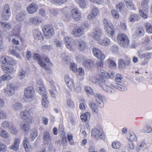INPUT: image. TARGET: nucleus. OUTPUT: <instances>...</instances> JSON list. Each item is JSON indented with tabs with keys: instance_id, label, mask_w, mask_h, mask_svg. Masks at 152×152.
<instances>
[{
	"instance_id": "10",
	"label": "nucleus",
	"mask_w": 152,
	"mask_h": 152,
	"mask_svg": "<svg viewBox=\"0 0 152 152\" xmlns=\"http://www.w3.org/2000/svg\"><path fill=\"white\" fill-rule=\"evenodd\" d=\"M0 63L1 64V65L13 64V61L11 57L8 56H3L0 58Z\"/></svg>"
},
{
	"instance_id": "22",
	"label": "nucleus",
	"mask_w": 152,
	"mask_h": 152,
	"mask_svg": "<svg viewBox=\"0 0 152 152\" xmlns=\"http://www.w3.org/2000/svg\"><path fill=\"white\" fill-rule=\"evenodd\" d=\"M23 145L26 151H30L31 149V146L29 143V139L28 137H24L23 142Z\"/></svg>"
},
{
	"instance_id": "38",
	"label": "nucleus",
	"mask_w": 152,
	"mask_h": 152,
	"mask_svg": "<svg viewBox=\"0 0 152 152\" xmlns=\"http://www.w3.org/2000/svg\"><path fill=\"white\" fill-rule=\"evenodd\" d=\"M13 107L14 110L15 111H19L21 110L23 107L21 104L19 102L14 104Z\"/></svg>"
},
{
	"instance_id": "63",
	"label": "nucleus",
	"mask_w": 152,
	"mask_h": 152,
	"mask_svg": "<svg viewBox=\"0 0 152 152\" xmlns=\"http://www.w3.org/2000/svg\"><path fill=\"white\" fill-rule=\"evenodd\" d=\"M20 29L18 28V30L14 29L12 31V33L13 35L16 37H18L20 34Z\"/></svg>"
},
{
	"instance_id": "17",
	"label": "nucleus",
	"mask_w": 152,
	"mask_h": 152,
	"mask_svg": "<svg viewBox=\"0 0 152 152\" xmlns=\"http://www.w3.org/2000/svg\"><path fill=\"white\" fill-rule=\"evenodd\" d=\"M72 17L77 21H78L81 18V15L79 11L76 9H72L71 11Z\"/></svg>"
},
{
	"instance_id": "2",
	"label": "nucleus",
	"mask_w": 152,
	"mask_h": 152,
	"mask_svg": "<svg viewBox=\"0 0 152 152\" xmlns=\"http://www.w3.org/2000/svg\"><path fill=\"white\" fill-rule=\"evenodd\" d=\"M117 39L118 41H120L119 43L121 46L127 47L129 46V41L125 35L122 33L118 34L117 36Z\"/></svg>"
},
{
	"instance_id": "16",
	"label": "nucleus",
	"mask_w": 152,
	"mask_h": 152,
	"mask_svg": "<svg viewBox=\"0 0 152 152\" xmlns=\"http://www.w3.org/2000/svg\"><path fill=\"white\" fill-rule=\"evenodd\" d=\"M64 41L65 42L67 48L69 49L70 50L73 51V47H72L71 42H73V40L68 37H66L64 38Z\"/></svg>"
},
{
	"instance_id": "44",
	"label": "nucleus",
	"mask_w": 152,
	"mask_h": 152,
	"mask_svg": "<svg viewBox=\"0 0 152 152\" xmlns=\"http://www.w3.org/2000/svg\"><path fill=\"white\" fill-rule=\"evenodd\" d=\"M51 49V47L50 45H44L41 47V49L43 52L48 51Z\"/></svg>"
},
{
	"instance_id": "5",
	"label": "nucleus",
	"mask_w": 152,
	"mask_h": 152,
	"mask_svg": "<svg viewBox=\"0 0 152 152\" xmlns=\"http://www.w3.org/2000/svg\"><path fill=\"white\" fill-rule=\"evenodd\" d=\"M37 90L40 94H42L43 93H46L45 85L41 79L37 80Z\"/></svg>"
},
{
	"instance_id": "36",
	"label": "nucleus",
	"mask_w": 152,
	"mask_h": 152,
	"mask_svg": "<svg viewBox=\"0 0 152 152\" xmlns=\"http://www.w3.org/2000/svg\"><path fill=\"white\" fill-rule=\"evenodd\" d=\"M26 75V71L23 69H20L18 75V77L20 79L22 80L24 79Z\"/></svg>"
},
{
	"instance_id": "34",
	"label": "nucleus",
	"mask_w": 152,
	"mask_h": 152,
	"mask_svg": "<svg viewBox=\"0 0 152 152\" xmlns=\"http://www.w3.org/2000/svg\"><path fill=\"white\" fill-rule=\"evenodd\" d=\"M90 113L88 112H86L85 113L82 114L80 116V118L83 121H86L88 118L89 119Z\"/></svg>"
},
{
	"instance_id": "29",
	"label": "nucleus",
	"mask_w": 152,
	"mask_h": 152,
	"mask_svg": "<svg viewBox=\"0 0 152 152\" xmlns=\"http://www.w3.org/2000/svg\"><path fill=\"white\" fill-rule=\"evenodd\" d=\"M149 0H143L141 2V5L143 10L145 12L149 10V6L148 5Z\"/></svg>"
},
{
	"instance_id": "27",
	"label": "nucleus",
	"mask_w": 152,
	"mask_h": 152,
	"mask_svg": "<svg viewBox=\"0 0 152 152\" xmlns=\"http://www.w3.org/2000/svg\"><path fill=\"white\" fill-rule=\"evenodd\" d=\"M34 36L35 39L38 40L43 39L41 32L38 29H35L34 31Z\"/></svg>"
},
{
	"instance_id": "1",
	"label": "nucleus",
	"mask_w": 152,
	"mask_h": 152,
	"mask_svg": "<svg viewBox=\"0 0 152 152\" xmlns=\"http://www.w3.org/2000/svg\"><path fill=\"white\" fill-rule=\"evenodd\" d=\"M107 75L105 72H102L99 77L97 79L99 85L104 91L110 93H113L114 89L107 85L105 83L106 81Z\"/></svg>"
},
{
	"instance_id": "20",
	"label": "nucleus",
	"mask_w": 152,
	"mask_h": 152,
	"mask_svg": "<svg viewBox=\"0 0 152 152\" xmlns=\"http://www.w3.org/2000/svg\"><path fill=\"white\" fill-rule=\"evenodd\" d=\"M52 139L49 133L45 131L43 133V140L45 144H49Z\"/></svg>"
},
{
	"instance_id": "4",
	"label": "nucleus",
	"mask_w": 152,
	"mask_h": 152,
	"mask_svg": "<svg viewBox=\"0 0 152 152\" xmlns=\"http://www.w3.org/2000/svg\"><path fill=\"white\" fill-rule=\"evenodd\" d=\"M84 34V29L82 26H75L73 28L72 34L74 37H79Z\"/></svg>"
},
{
	"instance_id": "9",
	"label": "nucleus",
	"mask_w": 152,
	"mask_h": 152,
	"mask_svg": "<svg viewBox=\"0 0 152 152\" xmlns=\"http://www.w3.org/2000/svg\"><path fill=\"white\" fill-rule=\"evenodd\" d=\"M15 87L13 85L10 84L7 85L5 90V93L10 96L13 95L15 93Z\"/></svg>"
},
{
	"instance_id": "61",
	"label": "nucleus",
	"mask_w": 152,
	"mask_h": 152,
	"mask_svg": "<svg viewBox=\"0 0 152 152\" xmlns=\"http://www.w3.org/2000/svg\"><path fill=\"white\" fill-rule=\"evenodd\" d=\"M1 78L3 81L11 79V77L9 75L6 74L2 75L1 77Z\"/></svg>"
},
{
	"instance_id": "6",
	"label": "nucleus",
	"mask_w": 152,
	"mask_h": 152,
	"mask_svg": "<svg viewBox=\"0 0 152 152\" xmlns=\"http://www.w3.org/2000/svg\"><path fill=\"white\" fill-rule=\"evenodd\" d=\"M42 31L47 38H50L54 33L53 29L48 25L44 26L42 28Z\"/></svg>"
},
{
	"instance_id": "62",
	"label": "nucleus",
	"mask_w": 152,
	"mask_h": 152,
	"mask_svg": "<svg viewBox=\"0 0 152 152\" xmlns=\"http://www.w3.org/2000/svg\"><path fill=\"white\" fill-rule=\"evenodd\" d=\"M152 128L151 127L149 126H146V127H145L143 129V132H144L150 133L151 132Z\"/></svg>"
},
{
	"instance_id": "26",
	"label": "nucleus",
	"mask_w": 152,
	"mask_h": 152,
	"mask_svg": "<svg viewBox=\"0 0 152 152\" xmlns=\"http://www.w3.org/2000/svg\"><path fill=\"white\" fill-rule=\"evenodd\" d=\"M83 65L87 69L89 70L93 66L94 63L91 60H86L83 62Z\"/></svg>"
},
{
	"instance_id": "46",
	"label": "nucleus",
	"mask_w": 152,
	"mask_h": 152,
	"mask_svg": "<svg viewBox=\"0 0 152 152\" xmlns=\"http://www.w3.org/2000/svg\"><path fill=\"white\" fill-rule=\"evenodd\" d=\"M38 133L36 129L32 130L31 133V139L32 141L37 136Z\"/></svg>"
},
{
	"instance_id": "14",
	"label": "nucleus",
	"mask_w": 152,
	"mask_h": 152,
	"mask_svg": "<svg viewBox=\"0 0 152 152\" xmlns=\"http://www.w3.org/2000/svg\"><path fill=\"white\" fill-rule=\"evenodd\" d=\"M65 81L67 85L72 91L75 90L74 84L73 80L67 75L65 76Z\"/></svg>"
},
{
	"instance_id": "30",
	"label": "nucleus",
	"mask_w": 152,
	"mask_h": 152,
	"mask_svg": "<svg viewBox=\"0 0 152 152\" xmlns=\"http://www.w3.org/2000/svg\"><path fill=\"white\" fill-rule=\"evenodd\" d=\"M33 58L34 59L38 61L39 64L41 66H44L45 63L42 61L40 56L38 54L34 53V55L33 56Z\"/></svg>"
},
{
	"instance_id": "11",
	"label": "nucleus",
	"mask_w": 152,
	"mask_h": 152,
	"mask_svg": "<svg viewBox=\"0 0 152 152\" xmlns=\"http://www.w3.org/2000/svg\"><path fill=\"white\" fill-rule=\"evenodd\" d=\"M94 55L101 61L103 60L105 58L104 55L99 49L94 48L93 49Z\"/></svg>"
},
{
	"instance_id": "24",
	"label": "nucleus",
	"mask_w": 152,
	"mask_h": 152,
	"mask_svg": "<svg viewBox=\"0 0 152 152\" xmlns=\"http://www.w3.org/2000/svg\"><path fill=\"white\" fill-rule=\"evenodd\" d=\"M20 141V140L19 138H15L14 143L10 146V148L16 151H17L19 148Z\"/></svg>"
},
{
	"instance_id": "59",
	"label": "nucleus",
	"mask_w": 152,
	"mask_h": 152,
	"mask_svg": "<svg viewBox=\"0 0 152 152\" xmlns=\"http://www.w3.org/2000/svg\"><path fill=\"white\" fill-rule=\"evenodd\" d=\"M84 90L87 93H88L90 94H93V91L92 89L89 87L87 86L85 87Z\"/></svg>"
},
{
	"instance_id": "18",
	"label": "nucleus",
	"mask_w": 152,
	"mask_h": 152,
	"mask_svg": "<svg viewBox=\"0 0 152 152\" xmlns=\"http://www.w3.org/2000/svg\"><path fill=\"white\" fill-rule=\"evenodd\" d=\"M12 64H3L1 66L3 71L5 72H8L10 73H12L13 71V67L12 65Z\"/></svg>"
},
{
	"instance_id": "51",
	"label": "nucleus",
	"mask_w": 152,
	"mask_h": 152,
	"mask_svg": "<svg viewBox=\"0 0 152 152\" xmlns=\"http://www.w3.org/2000/svg\"><path fill=\"white\" fill-rule=\"evenodd\" d=\"M81 85L79 82H77L74 84L75 90L77 92L80 91L81 90Z\"/></svg>"
},
{
	"instance_id": "43",
	"label": "nucleus",
	"mask_w": 152,
	"mask_h": 152,
	"mask_svg": "<svg viewBox=\"0 0 152 152\" xmlns=\"http://www.w3.org/2000/svg\"><path fill=\"white\" fill-rule=\"evenodd\" d=\"M118 67L119 68L124 69L125 68L126 64L124 60L122 59H119L118 61Z\"/></svg>"
},
{
	"instance_id": "58",
	"label": "nucleus",
	"mask_w": 152,
	"mask_h": 152,
	"mask_svg": "<svg viewBox=\"0 0 152 152\" xmlns=\"http://www.w3.org/2000/svg\"><path fill=\"white\" fill-rule=\"evenodd\" d=\"M10 52L12 55L15 56L16 57L18 58H20V56L14 50L10 49Z\"/></svg>"
},
{
	"instance_id": "55",
	"label": "nucleus",
	"mask_w": 152,
	"mask_h": 152,
	"mask_svg": "<svg viewBox=\"0 0 152 152\" xmlns=\"http://www.w3.org/2000/svg\"><path fill=\"white\" fill-rule=\"evenodd\" d=\"M10 15L11 13L8 14V13L3 12L2 17V19L6 20H8L10 17Z\"/></svg>"
},
{
	"instance_id": "31",
	"label": "nucleus",
	"mask_w": 152,
	"mask_h": 152,
	"mask_svg": "<svg viewBox=\"0 0 152 152\" xmlns=\"http://www.w3.org/2000/svg\"><path fill=\"white\" fill-rule=\"evenodd\" d=\"M107 35L109 37H112L115 33V28L113 26H110L108 27L107 29H105Z\"/></svg>"
},
{
	"instance_id": "60",
	"label": "nucleus",
	"mask_w": 152,
	"mask_h": 152,
	"mask_svg": "<svg viewBox=\"0 0 152 152\" xmlns=\"http://www.w3.org/2000/svg\"><path fill=\"white\" fill-rule=\"evenodd\" d=\"M128 139L131 141L136 140V138L135 135L134 134H129V135L127 136Z\"/></svg>"
},
{
	"instance_id": "52",
	"label": "nucleus",
	"mask_w": 152,
	"mask_h": 152,
	"mask_svg": "<svg viewBox=\"0 0 152 152\" xmlns=\"http://www.w3.org/2000/svg\"><path fill=\"white\" fill-rule=\"evenodd\" d=\"M4 10L3 13H8V14L11 13L10 6L8 4H6L4 5Z\"/></svg>"
},
{
	"instance_id": "57",
	"label": "nucleus",
	"mask_w": 152,
	"mask_h": 152,
	"mask_svg": "<svg viewBox=\"0 0 152 152\" xmlns=\"http://www.w3.org/2000/svg\"><path fill=\"white\" fill-rule=\"evenodd\" d=\"M124 6V4L122 2H120L118 4L116 5L117 10L118 11L121 12Z\"/></svg>"
},
{
	"instance_id": "12",
	"label": "nucleus",
	"mask_w": 152,
	"mask_h": 152,
	"mask_svg": "<svg viewBox=\"0 0 152 152\" xmlns=\"http://www.w3.org/2000/svg\"><path fill=\"white\" fill-rule=\"evenodd\" d=\"M38 9L37 5L34 3L30 4L27 7V12L30 14H33L35 13Z\"/></svg>"
},
{
	"instance_id": "48",
	"label": "nucleus",
	"mask_w": 152,
	"mask_h": 152,
	"mask_svg": "<svg viewBox=\"0 0 152 152\" xmlns=\"http://www.w3.org/2000/svg\"><path fill=\"white\" fill-rule=\"evenodd\" d=\"M9 130L10 133L14 134H16L18 132L17 130L14 127L13 124H12V126L10 127Z\"/></svg>"
},
{
	"instance_id": "21",
	"label": "nucleus",
	"mask_w": 152,
	"mask_h": 152,
	"mask_svg": "<svg viewBox=\"0 0 152 152\" xmlns=\"http://www.w3.org/2000/svg\"><path fill=\"white\" fill-rule=\"evenodd\" d=\"M99 11L97 8L93 7L91 10V13L88 15L87 17L88 20H91L97 15L99 13Z\"/></svg>"
},
{
	"instance_id": "56",
	"label": "nucleus",
	"mask_w": 152,
	"mask_h": 152,
	"mask_svg": "<svg viewBox=\"0 0 152 152\" xmlns=\"http://www.w3.org/2000/svg\"><path fill=\"white\" fill-rule=\"evenodd\" d=\"M7 147L5 145L0 143V152H5L7 151Z\"/></svg>"
},
{
	"instance_id": "25",
	"label": "nucleus",
	"mask_w": 152,
	"mask_h": 152,
	"mask_svg": "<svg viewBox=\"0 0 152 152\" xmlns=\"http://www.w3.org/2000/svg\"><path fill=\"white\" fill-rule=\"evenodd\" d=\"M94 95L95 97L96 102L98 103V105L101 107H103L104 104L102 101V96L99 94H95Z\"/></svg>"
},
{
	"instance_id": "40",
	"label": "nucleus",
	"mask_w": 152,
	"mask_h": 152,
	"mask_svg": "<svg viewBox=\"0 0 152 152\" xmlns=\"http://www.w3.org/2000/svg\"><path fill=\"white\" fill-rule=\"evenodd\" d=\"M90 106L92 110L94 112L97 113L98 111V107L97 105L94 102L90 103Z\"/></svg>"
},
{
	"instance_id": "50",
	"label": "nucleus",
	"mask_w": 152,
	"mask_h": 152,
	"mask_svg": "<svg viewBox=\"0 0 152 152\" xmlns=\"http://www.w3.org/2000/svg\"><path fill=\"white\" fill-rule=\"evenodd\" d=\"M145 26L147 32L150 33H152V25L149 23H146Z\"/></svg>"
},
{
	"instance_id": "3",
	"label": "nucleus",
	"mask_w": 152,
	"mask_h": 152,
	"mask_svg": "<svg viewBox=\"0 0 152 152\" xmlns=\"http://www.w3.org/2000/svg\"><path fill=\"white\" fill-rule=\"evenodd\" d=\"M91 135L95 138L98 139L99 138L104 139L105 136L102 130L94 128L92 130Z\"/></svg>"
},
{
	"instance_id": "64",
	"label": "nucleus",
	"mask_w": 152,
	"mask_h": 152,
	"mask_svg": "<svg viewBox=\"0 0 152 152\" xmlns=\"http://www.w3.org/2000/svg\"><path fill=\"white\" fill-rule=\"evenodd\" d=\"M67 105L70 107L73 108L74 107V104L73 102L70 99H68L67 101Z\"/></svg>"
},
{
	"instance_id": "13",
	"label": "nucleus",
	"mask_w": 152,
	"mask_h": 152,
	"mask_svg": "<svg viewBox=\"0 0 152 152\" xmlns=\"http://www.w3.org/2000/svg\"><path fill=\"white\" fill-rule=\"evenodd\" d=\"M29 22L31 25L38 26L42 22L41 20L38 17H31L29 18Z\"/></svg>"
},
{
	"instance_id": "7",
	"label": "nucleus",
	"mask_w": 152,
	"mask_h": 152,
	"mask_svg": "<svg viewBox=\"0 0 152 152\" xmlns=\"http://www.w3.org/2000/svg\"><path fill=\"white\" fill-rule=\"evenodd\" d=\"M20 116L21 118L27 122H31L33 119V117L29 114V112L26 110L21 112Z\"/></svg>"
},
{
	"instance_id": "35",
	"label": "nucleus",
	"mask_w": 152,
	"mask_h": 152,
	"mask_svg": "<svg viewBox=\"0 0 152 152\" xmlns=\"http://www.w3.org/2000/svg\"><path fill=\"white\" fill-rule=\"evenodd\" d=\"M139 16L138 15L136 14H132L129 17V21L131 22H134L137 21L138 19Z\"/></svg>"
},
{
	"instance_id": "19",
	"label": "nucleus",
	"mask_w": 152,
	"mask_h": 152,
	"mask_svg": "<svg viewBox=\"0 0 152 152\" xmlns=\"http://www.w3.org/2000/svg\"><path fill=\"white\" fill-rule=\"evenodd\" d=\"M102 34V31L100 29L98 28H96L92 33L93 38L94 40H99Z\"/></svg>"
},
{
	"instance_id": "53",
	"label": "nucleus",
	"mask_w": 152,
	"mask_h": 152,
	"mask_svg": "<svg viewBox=\"0 0 152 152\" xmlns=\"http://www.w3.org/2000/svg\"><path fill=\"white\" fill-rule=\"evenodd\" d=\"M123 79V77L122 76L119 74H118L115 76V80L116 83H121Z\"/></svg>"
},
{
	"instance_id": "49",
	"label": "nucleus",
	"mask_w": 152,
	"mask_h": 152,
	"mask_svg": "<svg viewBox=\"0 0 152 152\" xmlns=\"http://www.w3.org/2000/svg\"><path fill=\"white\" fill-rule=\"evenodd\" d=\"M103 23L105 29H107L108 27L110 26H113L111 23H109L107 20L105 18L103 19Z\"/></svg>"
},
{
	"instance_id": "15",
	"label": "nucleus",
	"mask_w": 152,
	"mask_h": 152,
	"mask_svg": "<svg viewBox=\"0 0 152 152\" xmlns=\"http://www.w3.org/2000/svg\"><path fill=\"white\" fill-rule=\"evenodd\" d=\"M77 45L78 48L80 51L84 50L87 47L86 43L82 39H77Z\"/></svg>"
},
{
	"instance_id": "32",
	"label": "nucleus",
	"mask_w": 152,
	"mask_h": 152,
	"mask_svg": "<svg viewBox=\"0 0 152 152\" xmlns=\"http://www.w3.org/2000/svg\"><path fill=\"white\" fill-rule=\"evenodd\" d=\"M0 24L1 27L4 29L6 30H10L11 27V24L7 22H4L2 21H0Z\"/></svg>"
},
{
	"instance_id": "45",
	"label": "nucleus",
	"mask_w": 152,
	"mask_h": 152,
	"mask_svg": "<svg viewBox=\"0 0 152 152\" xmlns=\"http://www.w3.org/2000/svg\"><path fill=\"white\" fill-rule=\"evenodd\" d=\"M144 30L143 29H139L136 31V33L134 34V36L135 37L142 36L144 35Z\"/></svg>"
},
{
	"instance_id": "54",
	"label": "nucleus",
	"mask_w": 152,
	"mask_h": 152,
	"mask_svg": "<svg viewBox=\"0 0 152 152\" xmlns=\"http://www.w3.org/2000/svg\"><path fill=\"white\" fill-rule=\"evenodd\" d=\"M121 144L118 142H113L112 146L113 148L114 149H118L121 146Z\"/></svg>"
},
{
	"instance_id": "42",
	"label": "nucleus",
	"mask_w": 152,
	"mask_h": 152,
	"mask_svg": "<svg viewBox=\"0 0 152 152\" xmlns=\"http://www.w3.org/2000/svg\"><path fill=\"white\" fill-rule=\"evenodd\" d=\"M12 123H10L8 121H4L1 124L2 126L5 128L9 129L10 127L12 126Z\"/></svg>"
},
{
	"instance_id": "28",
	"label": "nucleus",
	"mask_w": 152,
	"mask_h": 152,
	"mask_svg": "<svg viewBox=\"0 0 152 152\" xmlns=\"http://www.w3.org/2000/svg\"><path fill=\"white\" fill-rule=\"evenodd\" d=\"M41 95L42 96V104L44 107H47L49 103L47 99L48 98L47 94L46 93H45Z\"/></svg>"
},
{
	"instance_id": "39",
	"label": "nucleus",
	"mask_w": 152,
	"mask_h": 152,
	"mask_svg": "<svg viewBox=\"0 0 152 152\" xmlns=\"http://www.w3.org/2000/svg\"><path fill=\"white\" fill-rule=\"evenodd\" d=\"M20 128L23 131L25 132L28 131L30 129V126L28 124H21Z\"/></svg>"
},
{
	"instance_id": "41",
	"label": "nucleus",
	"mask_w": 152,
	"mask_h": 152,
	"mask_svg": "<svg viewBox=\"0 0 152 152\" xmlns=\"http://www.w3.org/2000/svg\"><path fill=\"white\" fill-rule=\"evenodd\" d=\"M110 43V39L106 37L104 38L100 42V43L104 46H107Z\"/></svg>"
},
{
	"instance_id": "37",
	"label": "nucleus",
	"mask_w": 152,
	"mask_h": 152,
	"mask_svg": "<svg viewBox=\"0 0 152 152\" xmlns=\"http://www.w3.org/2000/svg\"><path fill=\"white\" fill-rule=\"evenodd\" d=\"M110 85L112 87L121 90H124L125 89V88L124 86L119 84L111 83Z\"/></svg>"
},
{
	"instance_id": "8",
	"label": "nucleus",
	"mask_w": 152,
	"mask_h": 152,
	"mask_svg": "<svg viewBox=\"0 0 152 152\" xmlns=\"http://www.w3.org/2000/svg\"><path fill=\"white\" fill-rule=\"evenodd\" d=\"M34 92L32 86H28L24 90V95L28 98H32L34 96Z\"/></svg>"
},
{
	"instance_id": "47",
	"label": "nucleus",
	"mask_w": 152,
	"mask_h": 152,
	"mask_svg": "<svg viewBox=\"0 0 152 152\" xmlns=\"http://www.w3.org/2000/svg\"><path fill=\"white\" fill-rule=\"evenodd\" d=\"M0 135L3 137L7 138L9 137V135L6 131L0 128Z\"/></svg>"
},
{
	"instance_id": "23",
	"label": "nucleus",
	"mask_w": 152,
	"mask_h": 152,
	"mask_svg": "<svg viewBox=\"0 0 152 152\" xmlns=\"http://www.w3.org/2000/svg\"><path fill=\"white\" fill-rule=\"evenodd\" d=\"M26 15V12L25 11H21L16 16V20L19 22L23 21L25 19Z\"/></svg>"
},
{
	"instance_id": "33",
	"label": "nucleus",
	"mask_w": 152,
	"mask_h": 152,
	"mask_svg": "<svg viewBox=\"0 0 152 152\" xmlns=\"http://www.w3.org/2000/svg\"><path fill=\"white\" fill-rule=\"evenodd\" d=\"M127 7L129 10H135L134 5L131 0H124Z\"/></svg>"
}]
</instances>
